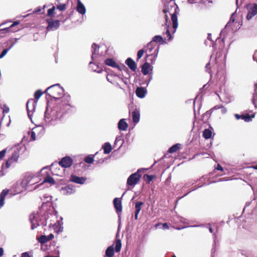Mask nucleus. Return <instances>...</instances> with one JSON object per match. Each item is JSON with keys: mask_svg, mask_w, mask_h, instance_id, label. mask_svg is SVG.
Here are the masks:
<instances>
[{"mask_svg": "<svg viewBox=\"0 0 257 257\" xmlns=\"http://www.w3.org/2000/svg\"><path fill=\"white\" fill-rule=\"evenodd\" d=\"M86 13V9L83 4L81 3V15H84Z\"/></svg>", "mask_w": 257, "mask_h": 257, "instance_id": "3c124183", "label": "nucleus"}, {"mask_svg": "<svg viewBox=\"0 0 257 257\" xmlns=\"http://www.w3.org/2000/svg\"><path fill=\"white\" fill-rule=\"evenodd\" d=\"M121 247V241L119 239L116 240V242H115V252H118L120 250Z\"/></svg>", "mask_w": 257, "mask_h": 257, "instance_id": "473e14b6", "label": "nucleus"}, {"mask_svg": "<svg viewBox=\"0 0 257 257\" xmlns=\"http://www.w3.org/2000/svg\"><path fill=\"white\" fill-rule=\"evenodd\" d=\"M104 153L105 154H109L112 150V147L109 143H105L102 146Z\"/></svg>", "mask_w": 257, "mask_h": 257, "instance_id": "b1692460", "label": "nucleus"}, {"mask_svg": "<svg viewBox=\"0 0 257 257\" xmlns=\"http://www.w3.org/2000/svg\"><path fill=\"white\" fill-rule=\"evenodd\" d=\"M125 64L133 71H136L137 68V64L132 58H127L125 60Z\"/></svg>", "mask_w": 257, "mask_h": 257, "instance_id": "dca6fc26", "label": "nucleus"}, {"mask_svg": "<svg viewBox=\"0 0 257 257\" xmlns=\"http://www.w3.org/2000/svg\"><path fill=\"white\" fill-rule=\"evenodd\" d=\"M248 11L246 19L247 20H250L254 16L257 15V4H253L250 5L248 7Z\"/></svg>", "mask_w": 257, "mask_h": 257, "instance_id": "423d86ee", "label": "nucleus"}, {"mask_svg": "<svg viewBox=\"0 0 257 257\" xmlns=\"http://www.w3.org/2000/svg\"><path fill=\"white\" fill-rule=\"evenodd\" d=\"M31 139L33 141H35L36 140V134H35V132H31Z\"/></svg>", "mask_w": 257, "mask_h": 257, "instance_id": "5fc2aeb1", "label": "nucleus"}, {"mask_svg": "<svg viewBox=\"0 0 257 257\" xmlns=\"http://www.w3.org/2000/svg\"><path fill=\"white\" fill-rule=\"evenodd\" d=\"M162 228L163 229H168L169 228V225L167 223H164L162 225Z\"/></svg>", "mask_w": 257, "mask_h": 257, "instance_id": "603ef678", "label": "nucleus"}, {"mask_svg": "<svg viewBox=\"0 0 257 257\" xmlns=\"http://www.w3.org/2000/svg\"><path fill=\"white\" fill-rule=\"evenodd\" d=\"M117 127L119 131H125L128 127V124L124 118L120 119L118 122Z\"/></svg>", "mask_w": 257, "mask_h": 257, "instance_id": "4468645a", "label": "nucleus"}, {"mask_svg": "<svg viewBox=\"0 0 257 257\" xmlns=\"http://www.w3.org/2000/svg\"><path fill=\"white\" fill-rule=\"evenodd\" d=\"M143 203L142 202H137L135 204V219L137 220L138 218V215L141 210L142 206Z\"/></svg>", "mask_w": 257, "mask_h": 257, "instance_id": "a211bd4d", "label": "nucleus"}, {"mask_svg": "<svg viewBox=\"0 0 257 257\" xmlns=\"http://www.w3.org/2000/svg\"><path fill=\"white\" fill-rule=\"evenodd\" d=\"M171 8L174 9L175 12L171 14V20L172 21V27L174 29V33L178 26L177 15L179 14V10L178 6L174 4V6H171Z\"/></svg>", "mask_w": 257, "mask_h": 257, "instance_id": "20e7f679", "label": "nucleus"}, {"mask_svg": "<svg viewBox=\"0 0 257 257\" xmlns=\"http://www.w3.org/2000/svg\"><path fill=\"white\" fill-rule=\"evenodd\" d=\"M45 92L51 97L55 99L61 98L64 95V89L59 84L48 87Z\"/></svg>", "mask_w": 257, "mask_h": 257, "instance_id": "f03ea898", "label": "nucleus"}, {"mask_svg": "<svg viewBox=\"0 0 257 257\" xmlns=\"http://www.w3.org/2000/svg\"><path fill=\"white\" fill-rule=\"evenodd\" d=\"M254 116V113L251 115L246 113L245 114H242V119L244 120V121L246 122H248L251 121Z\"/></svg>", "mask_w": 257, "mask_h": 257, "instance_id": "393cba45", "label": "nucleus"}, {"mask_svg": "<svg viewBox=\"0 0 257 257\" xmlns=\"http://www.w3.org/2000/svg\"><path fill=\"white\" fill-rule=\"evenodd\" d=\"M153 42H156L160 44H164L165 43V42L164 41L163 37L160 35H156L154 36L152 40L151 41Z\"/></svg>", "mask_w": 257, "mask_h": 257, "instance_id": "a878e982", "label": "nucleus"}, {"mask_svg": "<svg viewBox=\"0 0 257 257\" xmlns=\"http://www.w3.org/2000/svg\"><path fill=\"white\" fill-rule=\"evenodd\" d=\"M145 52V51L144 49H141L138 52V54H137L138 60H139L142 57V56H143Z\"/></svg>", "mask_w": 257, "mask_h": 257, "instance_id": "37998d69", "label": "nucleus"}, {"mask_svg": "<svg viewBox=\"0 0 257 257\" xmlns=\"http://www.w3.org/2000/svg\"><path fill=\"white\" fill-rule=\"evenodd\" d=\"M62 190L66 193H72L75 190V188L72 185H68L62 188Z\"/></svg>", "mask_w": 257, "mask_h": 257, "instance_id": "cd10ccee", "label": "nucleus"}, {"mask_svg": "<svg viewBox=\"0 0 257 257\" xmlns=\"http://www.w3.org/2000/svg\"><path fill=\"white\" fill-rule=\"evenodd\" d=\"M179 144H177L173 145V146H172L171 148H169V149L168 150V152L169 153H173L174 152H176L179 149Z\"/></svg>", "mask_w": 257, "mask_h": 257, "instance_id": "2f4dec72", "label": "nucleus"}, {"mask_svg": "<svg viewBox=\"0 0 257 257\" xmlns=\"http://www.w3.org/2000/svg\"><path fill=\"white\" fill-rule=\"evenodd\" d=\"M90 67H91L92 70L94 72H97V73H100L101 70H97V68H98V66L94 64L93 62H89Z\"/></svg>", "mask_w": 257, "mask_h": 257, "instance_id": "e433bc0d", "label": "nucleus"}, {"mask_svg": "<svg viewBox=\"0 0 257 257\" xmlns=\"http://www.w3.org/2000/svg\"><path fill=\"white\" fill-rule=\"evenodd\" d=\"M70 180L71 182L76 183L77 184H80V177L76 176L75 175H71Z\"/></svg>", "mask_w": 257, "mask_h": 257, "instance_id": "f704fd0d", "label": "nucleus"}, {"mask_svg": "<svg viewBox=\"0 0 257 257\" xmlns=\"http://www.w3.org/2000/svg\"><path fill=\"white\" fill-rule=\"evenodd\" d=\"M84 161L85 163L88 164L93 163L94 162V156L92 155L87 156L84 159Z\"/></svg>", "mask_w": 257, "mask_h": 257, "instance_id": "72a5a7b5", "label": "nucleus"}, {"mask_svg": "<svg viewBox=\"0 0 257 257\" xmlns=\"http://www.w3.org/2000/svg\"><path fill=\"white\" fill-rule=\"evenodd\" d=\"M159 49H160V48L158 46L156 49H155L153 53L150 54H147V57H148L150 56H153L154 60H156V59L157 58L158 55Z\"/></svg>", "mask_w": 257, "mask_h": 257, "instance_id": "c9c22d12", "label": "nucleus"}, {"mask_svg": "<svg viewBox=\"0 0 257 257\" xmlns=\"http://www.w3.org/2000/svg\"><path fill=\"white\" fill-rule=\"evenodd\" d=\"M73 162V160L69 156L63 157L58 163L52 164L51 170L52 174L55 175H60L58 172L60 170L59 167L65 168H69L72 165Z\"/></svg>", "mask_w": 257, "mask_h": 257, "instance_id": "f257e3e1", "label": "nucleus"}, {"mask_svg": "<svg viewBox=\"0 0 257 257\" xmlns=\"http://www.w3.org/2000/svg\"><path fill=\"white\" fill-rule=\"evenodd\" d=\"M86 178L85 177H81V184L84 183L85 181H86Z\"/></svg>", "mask_w": 257, "mask_h": 257, "instance_id": "e2e57ef3", "label": "nucleus"}, {"mask_svg": "<svg viewBox=\"0 0 257 257\" xmlns=\"http://www.w3.org/2000/svg\"><path fill=\"white\" fill-rule=\"evenodd\" d=\"M213 239L214 242L212 245V248L211 249V257H214V253L215 252V247H216V236L215 234H213Z\"/></svg>", "mask_w": 257, "mask_h": 257, "instance_id": "7c9ffc66", "label": "nucleus"}, {"mask_svg": "<svg viewBox=\"0 0 257 257\" xmlns=\"http://www.w3.org/2000/svg\"><path fill=\"white\" fill-rule=\"evenodd\" d=\"M236 12H234L232 14L231 17L230 18L229 21L228 22V23L226 24V27H228L230 25L231 23H233L235 21V18L234 17V16L235 15Z\"/></svg>", "mask_w": 257, "mask_h": 257, "instance_id": "79ce46f5", "label": "nucleus"}, {"mask_svg": "<svg viewBox=\"0 0 257 257\" xmlns=\"http://www.w3.org/2000/svg\"><path fill=\"white\" fill-rule=\"evenodd\" d=\"M99 47L95 44H92L91 59L93 61H95L99 56H101L104 55L102 52L99 53Z\"/></svg>", "mask_w": 257, "mask_h": 257, "instance_id": "9d476101", "label": "nucleus"}, {"mask_svg": "<svg viewBox=\"0 0 257 257\" xmlns=\"http://www.w3.org/2000/svg\"><path fill=\"white\" fill-rule=\"evenodd\" d=\"M43 183H49L51 184H54L55 183V181L52 177L48 175L45 178Z\"/></svg>", "mask_w": 257, "mask_h": 257, "instance_id": "c756f323", "label": "nucleus"}, {"mask_svg": "<svg viewBox=\"0 0 257 257\" xmlns=\"http://www.w3.org/2000/svg\"><path fill=\"white\" fill-rule=\"evenodd\" d=\"M9 108L8 107L5 106V108L3 110L4 113H8L9 111Z\"/></svg>", "mask_w": 257, "mask_h": 257, "instance_id": "680f3d73", "label": "nucleus"}, {"mask_svg": "<svg viewBox=\"0 0 257 257\" xmlns=\"http://www.w3.org/2000/svg\"><path fill=\"white\" fill-rule=\"evenodd\" d=\"M68 106L66 101H61L58 103L56 104L55 106H53L52 110L51 111V113L52 114H54L55 113H63V111L65 108Z\"/></svg>", "mask_w": 257, "mask_h": 257, "instance_id": "39448f33", "label": "nucleus"}, {"mask_svg": "<svg viewBox=\"0 0 257 257\" xmlns=\"http://www.w3.org/2000/svg\"><path fill=\"white\" fill-rule=\"evenodd\" d=\"M76 10L79 13H80V0H77Z\"/></svg>", "mask_w": 257, "mask_h": 257, "instance_id": "8fccbe9b", "label": "nucleus"}, {"mask_svg": "<svg viewBox=\"0 0 257 257\" xmlns=\"http://www.w3.org/2000/svg\"><path fill=\"white\" fill-rule=\"evenodd\" d=\"M43 94V92L41 90H37L35 94H34V97L36 99H38L40 98V97L41 96V95Z\"/></svg>", "mask_w": 257, "mask_h": 257, "instance_id": "a19ab883", "label": "nucleus"}, {"mask_svg": "<svg viewBox=\"0 0 257 257\" xmlns=\"http://www.w3.org/2000/svg\"><path fill=\"white\" fill-rule=\"evenodd\" d=\"M57 9L61 11H64L66 9V5L60 4L57 6Z\"/></svg>", "mask_w": 257, "mask_h": 257, "instance_id": "49530a36", "label": "nucleus"}, {"mask_svg": "<svg viewBox=\"0 0 257 257\" xmlns=\"http://www.w3.org/2000/svg\"><path fill=\"white\" fill-rule=\"evenodd\" d=\"M36 103H37V102L33 99H29L27 101L26 106H27L28 114L29 115H30V114H29L30 111H31L30 109V106L32 105V110L34 109L35 105H36Z\"/></svg>", "mask_w": 257, "mask_h": 257, "instance_id": "412c9836", "label": "nucleus"}, {"mask_svg": "<svg viewBox=\"0 0 257 257\" xmlns=\"http://www.w3.org/2000/svg\"><path fill=\"white\" fill-rule=\"evenodd\" d=\"M151 67L150 63L148 62L145 63L142 66V72L144 75H146L149 73V70Z\"/></svg>", "mask_w": 257, "mask_h": 257, "instance_id": "4be33fe9", "label": "nucleus"}, {"mask_svg": "<svg viewBox=\"0 0 257 257\" xmlns=\"http://www.w3.org/2000/svg\"><path fill=\"white\" fill-rule=\"evenodd\" d=\"M19 23H20L19 21H15L9 27H7V28H0V34H4V33H9L10 32H14L18 31V29H17V30L15 29V30H13L12 29L16 26H17L18 25H19ZM4 24H5V23L1 24L0 27H2Z\"/></svg>", "mask_w": 257, "mask_h": 257, "instance_id": "1a4fd4ad", "label": "nucleus"}, {"mask_svg": "<svg viewBox=\"0 0 257 257\" xmlns=\"http://www.w3.org/2000/svg\"><path fill=\"white\" fill-rule=\"evenodd\" d=\"M165 28L167 29L165 34L167 35V37H168V40H172V37L169 30V25H168L167 24H165Z\"/></svg>", "mask_w": 257, "mask_h": 257, "instance_id": "58836bf2", "label": "nucleus"}, {"mask_svg": "<svg viewBox=\"0 0 257 257\" xmlns=\"http://www.w3.org/2000/svg\"><path fill=\"white\" fill-rule=\"evenodd\" d=\"M210 65V62L207 63L205 65V69L206 71L210 73V68H209V66Z\"/></svg>", "mask_w": 257, "mask_h": 257, "instance_id": "864d4df0", "label": "nucleus"}, {"mask_svg": "<svg viewBox=\"0 0 257 257\" xmlns=\"http://www.w3.org/2000/svg\"><path fill=\"white\" fill-rule=\"evenodd\" d=\"M195 0H188L187 2L189 4H192L195 3Z\"/></svg>", "mask_w": 257, "mask_h": 257, "instance_id": "338daca9", "label": "nucleus"}, {"mask_svg": "<svg viewBox=\"0 0 257 257\" xmlns=\"http://www.w3.org/2000/svg\"><path fill=\"white\" fill-rule=\"evenodd\" d=\"M105 64L106 65H108V66L114 67V68H117L119 70H121L119 66L117 64H116L115 62V61L112 59L108 58V59H106L105 60Z\"/></svg>", "mask_w": 257, "mask_h": 257, "instance_id": "aec40b11", "label": "nucleus"}, {"mask_svg": "<svg viewBox=\"0 0 257 257\" xmlns=\"http://www.w3.org/2000/svg\"><path fill=\"white\" fill-rule=\"evenodd\" d=\"M144 170L143 169H139L137 172L131 175L127 180V185L131 186H127V189L130 190L132 188H133L135 185H136L141 177V175L140 174V172Z\"/></svg>", "mask_w": 257, "mask_h": 257, "instance_id": "7ed1b4c3", "label": "nucleus"}, {"mask_svg": "<svg viewBox=\"0 0 257 257\" xmlns=\"http://www.w3.org/2000/svg\"><path fill=\"white\" fill-rule=\"evenodd\" d=\"M114 255V248L113 246H110L105 250V256L107 257H113Z\"/></svg>", "mask_w": 257, "mask_h": 257, "instance_id": "bb28decb", "label": "nucleus"}, {"mask_svg": "<svg viewBox=\"0 0 257 257\" xmlns=\"http://www.w3.org/2000/svg\"><path fill=\"white\" fill-rule=\"evenodd\" d=\"M21 257H31L29 253L27 252H24L22 254Z\"/></svg>", "mask_w": 257, "mask_h": 257, "instance_id": "4d7b16f0", "label": "nucleus"}, {"mask_svg": "<svg viewBox=\"0 0 257 257\" xmlns=\"http://www.w3.org/2000/svg\"><path fill=\"white\" fill-rule=\"evenodd\" d=\"M19 158V152L18 151H14L11 157L8 159L6 163V168H9L10 167L11 165L17 162Z\"/></svg>", "mask_w": 257, "mask_h": 257, "instance_id": "6e6552de", "label": "nucleus"}, {"mask_svg": "<svg viewBox=\"0 0 257 257\" xmlns=\"http://www.w3.org/2000/svg\"><path fill=\"white\" fill-rule=\"evenodd\" d=\"M207 39L209 41H211V35L210 34H208Z\"/></svg>", "mask_w": 257, "mask_h": 257, "instance_id": "774afa93", "label": "nucleus"}, {"mask_svg": "<svg viewBox=\"0 0 257 257\" xmlns=\"http://www.w3.org/2000/svg\"><path fill=\"white\" fill-rule=\"evenodd\" d=\"M106 79L108 82L112 84H114L115 81L118 79L122 80V79L120 78L118 75L113 74H108Z\"/></svg>", "mask_w": 257, "mask_h": 257, "instance_id": "f3484780", "label": "nucleus"}, {"mask_svg": "<svg viewBox=\"0 0 257 257\" xmlns=\"http://www.w3.org/2000/svg\"><path fill=\"white\" fill-rule=\"evenodd\" d=\"M35 216L34 215H30V220L32 223L31 225V228L32 229H34V228H36L37 226V224H35L34 223H33V220L34 219Z\"/></svg>", "mask_w": 257, "mask_h": 257, "instance_id": "c03bdc74", "label": "nucleus"}, {"mask_svg": "<svg viewBox=\"0 0 257 257\" xmlns=\"http://www.w3.org/2000/svg\"><path fill=\"white\" fill-rule=\"evenodd\" d=\"M132 118L133 121L135 123H137L140 121V110L138 108H135L132 111Z\"/></svg>", "mask_w": 257, "mask_h": 257, "instance_id": "ddd939ff", "label": "nucleus"}, {"mask_svg": "<svg viewBox=\"0 0 257 257\" xmlns=\"http://www.w3.org/2000/svg\"><path fill=\"white\" fill-rule=\"evenodd\" d=\"M217 170H220V171H223V167L220 165V164H217V167L216 168Z\"/></svg>", "mask_w": 257, "mask_h": 257, "instance_id": "13d9d810", "label": "nucleus"}, {"mask_svg": "<svg viewBox=\"0 0 257 257\" xmlns=\"http://www.w3.org/2000/svg\"><path fill=\"white\" fill-rule=\"evenodd\" d=\"M48 24L47 27V31H54L58 29L60 26V21L59 20H53L52 19L47 20Z\"/></svg>", "mask_w": 257, "mask_h": 257, "instance_id": "0eeeda50", "label": "nucleus"}, {"mask_svg": "<svg viewBox=\"0 0 257 257\" xmlns=\"http://www.w3.org/2000/svg\"><path fill=\"white\" fill-rule=\"evenodd\" d=\"M118 80H116L115 81V83L114 84L116 87L119 88L120 89H122V88L121 87L119 83L117 82Z\"/></svg>", "mask_w": 257, "mask_h": 257, "instance_id": "052dcab7", "label": "nucleus"}, {"mask_svg": "<svg viewBox=\"0 0 257 257\" xmlns=\"http://www.w3.org/2000/svg\"><path fill=\"white\" fill-rule=\"evenodd\" d=\"M9 190L4 189L0 194V208L2 207L5 203V199L6 195L9 193Z\"/></svg>", "mask_w": 257, "mask_h": 257, "instance_id": "6ab92c4d", "label": "nucleus"}, {"mask_svg": "<svg viewBox=\"0 0 257 257\" xmlns=\"http://www.w3.org/2000/svg\"><path fill=\"white\" fill-rule=\"evenodd\" d=\"M171 6V5H170L169 3L165 5L164 9L163 10L164 13L167 14V13L170 12V9H172L170 7Z\"/></svg>", "mask_w": 257, "mask_h": 257, "instance_id": "ea45409f", "label": "nucleus"}, {"mask_svg": "<svg viewBox=\"0 0 257 257\" xmlns=\"http://www.w3.org/2000/svg\"><path fill=\"white\" fill-rule=\"evenodd\" d=\"M154 48L155 46L153 44L152 41H151L144 47V50L146 53L150 54Z\"/></svg>", "mask_w": 257, "mask_h": 257, "instance_id": "5701e85b", "label": "nucleus"}, {"mask_svg": "<svg viewBox=\"0 0 257 257\" xmlns=\"http://www.w3.org/2000/svg\"><path fill=\"white\" fill-rule=\"evenodd\" d=\"M55 10V7L53 6L52 8L49 9L47 12V16L48 17H53L54 14V12Z\"/></svg>", "mask_w": 257, "mask_h": 257, "instance_id": "4c0bfd02", "label": "nucleus"}, {"mask_svg": "<svg viewBox=\"0 0 257 257\" xmlns=\"http://www.w3.org/2000/svg\"><path fill=\"white\" fill-rule=\"evenodd\" d=\"M53 238L54 235L51 233L48 236L42 235L38 238V240L40 243L43 244L52 240Z\"/></svg>", "mask_w": 257, "mask_h": 257, "instance_id": "f8f14e48", "label": "nucleus"}, {"mask_svg": "<svg viewBox=\"0 0 257 257\" xmlns=\"http://www.w3.org/2000/svg\"><path fill=\"white\" fill-rule=\"evenodd\" d=\"M147 89L143 87H138L136 90V95L140 98H144L147 94Z\"/></svg>", "mask_w": 257, "mask_h": 257, "instance_id": "9b49d317", "label": "nucleus"}, {"mask_svg": "<svg viewBox=\"0 0 257 257\" xmlns=\"http://www.w3.org/2000/svg\"><path fill=\"white\" fill-rule=\"evenodd\" d=\"M144 178L146 181H148V183H150L153 179V176L152 175L145 174L144 176Z\"/></svg>", "mask_w": 257, "mask_h": 257, "instance_id": "a18cd8bd", "label": "nucleus"}, {"mask_svg": "<svg viewBox=\"0 0 257 257\" xmlns=\"http://www.w3.org/2000/svg\"><path fill=\"white\" fill-rule=\"evenodd\" d=\"M113 204L114 208H115L116 211L117 213L121 212L122 211V205L121 201L119 198H115L113 200Z\"/></svg>", "mask_w": 257, "mask_h": 257, "instance_id": "2eb2a0df", "label": "nucleus"}, {"mask_svg": "<svg viewBox=\"0 0 257 257\" xmlns=\"http://www.w3.org/2000/svg\"><path fill=\"white\" fill-rule=\"evenodd\" d=\"M4 254V249L3 248L0 247V256H2Z\"/></svg>", "mask_w": 257, "mask_h": 257, "instance_id": "69168bd1", "label": "nucleus"}, {"mask_svg": "<svg viewBox=\"0 0 257 257\" xmlns=\"http://www.w3.org/2000/svg\"><path fill=\"white\" fill-rule=\"evenodd\" d=\"M6 152H7L6 149H5L2 151H0V160L3 159L5 157L6 154Z\"/></svg>", "mask_w": 257, "mask_h": 257, "instance_id": "09e8293b", "label": "nucleus"}, {"mask_svg": "<svg viewBox=\"0 0 257 257\" xmlns=\"http://www.w3.org/2000/svg\"><path fill=\"white\" fill-rule=\"evenodd\" d=\"M9 50V49H4L3 51L2 52L1 54H0V58H3L6 55Z\"/></svg>", "mask_w": 257, "mask_h": 257, "instance_id": "de8ad7c7", "label": "nucleus"}, {"mask_svg": "<svg viewBox=\"0 0 257 257\" xmlns=\"http://www.w3.org/2000/svg\"><path fill=\"white\" fill-rule=\"evenodd\" d=\"M221 105H216L214 107H213L212 109H218L221 108Z\"/></svg>", "mask_w": 257, "mask_h": 257, "instance_id": "0e129e2a", "label": "nucleus"}, {"mask_svg": "<svg viewBox=\"0 0 257 257\" xmlns=\"http://www.w3.org/2000/svg\"><path fill=\"white\" fill-rule=\"evenodd\" d=\"M212 136V132L209 129H205L203 132V136L206 139H209L211 138Z\"/></svg>", "mask_w": 257, "mask_h": 257, "instance_id": "c85d7f7f", "label": "nucleus"}, {"mask_svg": "<svg viewBox=\"0 0 257 257\" xmlns=\"http://www.w3.org/2000/svg\"><path fill=\"white\" fill-rule=\"evenodd\" d=\"M221 112L222 113H225L227 112V109L223 106L221 105Z\"/></svg>", "mask_w": 257, "mask_h": 257, "instance_id": "bf43d9fd", "label": "nucleus"}, {"mask_svg": "<svg viewBox=\"0 0 257 257\" xmlns=\"http://www.w3.org/2000/svg\"><path fill=\"white\" fill-rule=\"evenodd\" d=\"M234 116L236 119H242V114L239 115V114L235 113V114H234Z\"/></svg>", "mask_w": 257, "mask_h": 257, "instance_id": "6e6d98bb", "label": "nucleus"}]
</instances>
